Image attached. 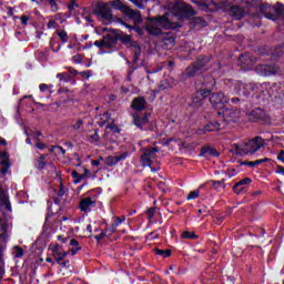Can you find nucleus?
Instances as JSON below:
<instances>
[{
	"instance_id": "7c9ffc66",
	"label": "nucleus",
	"mask_w": 284,
	"mask_h": 284,
	"mask_svg": "<svg viewBox=\"0 0 284 284\" xmlns=\"http://www.w3.org/2000/svg\"><path fill=\"white\" fill-rule=\"evenodd\" d=\"M123 221H125V216H122V219L121 217H114L113 223L111 225V231L114 232L116 230V227L120 226L123 223Z\"/></svg>"
},
{
	"instance_id": "cd10ccee",
	"label": "nucleus",
	"mask_w": 284,
	"mask_h": 284,
	"mask_svg": "<svg viewBox=\"0 0 284 284\" xmlns=\"http://www.w3.org/2000/svg\"><path fill=\"white\" fill-rule=\"evenodd\" d=\"M201 69V64H194V65H191L186 69L185 71V77H194L199 70Z\"/></svg>"
},
{
	"instance_id": "5701e85b",
	"label": "nucleus",
	"mask_w": 284,
	"mask_h": 284,
	"mask_svg": "<svg viewBox=\"0 0 284 284\" xmlns=\"http://www.w3.org/2000/svg\"><path fill=\"white\" fill-rule=\"evenodd\" d=\"M69 245L71 248H69L68 254H71V256H75V254H79V252H81L79 241L72 239L69 241Z\"/></svg>"
},
{
	"instance_id": "1a4fd4ad",
	"label": "nucleus",
	"mask_w": 284,
	"mask_h": 284,
	"mask_svg": "<svg viewBox=\"0 0 284 284\" xmlns=\"http://www.w3.org/2000/svg\"><path fill=\"white\" fill-rule=\"evenodd\" d=\"M49 250L51 251L53 258H55V263H61V261L68 256V252L63 251V246L59 244L49 245Z\"/></svg>"
},
{
	"instance_id": "69168bd1",
	"label": "nucleus",
	"mask_w": 284,
	"mask_h": 284,
	"mask_svg": "<svg viewBox=\"0 0 284 284\" xmlns=\"http://www.w3.org/2000/svg\"><path fill=\"white\" fill-rule=\"evenodd\" d=\"M97 241H101V239H105V233H101L100 235L95 236Z\"/></svg>"
},
{
	"instance_id": "473e14b6",
	"label": "nucleus",
	"mask_w": 284,
	"mask_h": 284,
	"mask_svg": "<svg viewBox=\"0 0 284 284\" xmlns=\"http://www.w3.org/2000/svg\"><path fill=\"white\" fill-rule=\"evenodd\" d=\"M203 153L206 156H219V152L212 148H205Z\"/></svg>"
},
{
	"instance_id": "680f3d73",
	"label": "nucleus",
	"mask_w": 284,
	"mask_h": 284,
	"mask_svg": "<svg viewBox=\"0 0 284 284\" xmlns=\"http://www.w3.org/2000/svg\"><path fill=\"white\" fill-rule=\"evenodd\" d=\"M21 23H22L23 26H28V17L22 16V17H21Z\"/></svg>"
},
{
	"instance_id": "c9c22d12",
	"label": "nucleus",
	"mask_w": 284,
	"mask_h": 284,
	"mask_svg": "<svg viewBox=\"0 0 284 284\" xmlns=\"http://www.w3.org/2000/svg\"><path fill=\"white\" fill-rule=\"evenodd\" d=\"M131 3H134L136 8H145V4L148 3V0H129Z\"/></svg>"
},
{
	"instance_id": "c85d7f7f",
	"label": "nucleus",
	"mask_w": 284,
	"mask_h": 284,
	"mask_svg": "<svg viewBox=\"0 0 284 284\" xmlns=\"http://www.w3.org/2000/svg\"><path fill=\"white\" fill-rule=\"evenodd\" d=\"M105 165H109V168H112L119 163V160L116 155H109L104 160Z\"/></svg>"
},
{
	"instance_id": "052dcab7",
	"label": "nucleus",
	"mask_w": 284,
	"mask_h": 284,
	"mask_svg": "<svg viewBox=\"0 0 284 284\" xmlns=\"http://www.w3.org/2000/svg\"><path fill=\"white\" fill-rule=\"evenodd\" d=\"M58 265H61V267H68V265H70V261H65V262L60 261Z\"/></svg>"
},
{
	"instance_id": "f3484780",
	"label": "nucleus",
	"mask_w": 284,
	"mask_h": 284,
	"mask_svg": "<svg viewBox=\"0 0 284 284\" xmlns=\"http://www.w3.org/2000/svg\"><path fill=\"white\" fill-rule=\"evenodd\" d=\"M239 63L244 70H252V65H254V61L251 60L247 54L241 55L239 58Z\"/></svg>"
},
{
	"instance_id": "dca6fc26",
	"label": "nucleus",
	"mask_w": 284,
	"mask_h": 284,
	"mask_svg": "<svg viewBox=\"0 0 284 284\" xmlns=\"http://www.w3.org/2000/svg\"><path fill=\"white\" fill-rule=\"evenodd\" d=\"M250 121H263L265 119V111L263 109H254L248 113Z\"/></svg>"
},
{
	"instance_id": "a211bd4d",
	"label": "nucleus",
	"mask_w": 284,
	"mask_h": 284,
	"mask_svg": "<svg viewBox=\"0 0 284 284\" xmlns=\"http://www.w3.org/2000/svg\"><path fill=\"white\" fill-rule=\"evenodd\" d=\"M0 169L1 174H8V170L10 169V162L8 161V154L6 152L0 153Z\"/></svg>"
},
{
	"instance_id": "2eb2a0df",
	"label": "nucleus",
	"mask_w": 284,
	"mask_h": 284,
	"mask_svg": "<svg viewBox=\"0 0 284 284\" xmlns=\"http://www.w3.org/2000/svg\"><path fill=\"white\" fill-rule=\"evenodd\" d=\"M0 205L6 207L9 212H12V205H10V200L8 199V193L6 190L0 187Z\"/></svg>"
},
{
	"instance_id": "6e6552de",
	"label": "nucleus",
	"mask_w": 284,
	"mask_h": 284,
	"mask_svg": "<svg viewBox=\"0 0 284 284\" xmlns=\"http://www.w3.org/2000/svg\"><path fill=\"white\" fill-rule=\"evenodd\" d=\"M255 71L260 74V77H272L274 74H278L281 69H278V65L276 64H272V65L258 64L255 68Z\"/></svg>"
},
{
	"instance_id": "f03ea898",
	"label": "nucleus",
	"mask_w": 284,
	"mask_h": 284,
	"mask_svg": "<svg viewBox=\"0 0 284 284\" xmlns=\"http://www.w3.org/2000/svg\"><path fill=\"white\" fill-rule=\"evenodd\" d=\"M263 148V139L255 138L248 142H242L240 144H233L234 154L243 156L245 154H254Z\"/></svg>"
},
{
	"instance_id": "09e8293b",
	"label": "nucleus",
	"mask_w": 284,
	"mask_h": 284,
	"mask_svg": "<svg viewBox=\"0 0 284 284\" xmlns=\"http://www.w3.org/2000/svg\"><path fill=\"white\" fill-rule=\"evenodd\" d=\"M58 241H60L61 243H68V241H70V237H65L63 235H58Z\"/></svg>"
},
{
	"instance_id": "a19ab883",
	"label": "nucleus",
	"mask_w": 284,
	"mask_h": 284,
	"mask_svg": "<svg viewBox=\"0 0 284 284\" xmlns=\"http://www.w3.org/2000/svg\"><path fill=\"white\" fill-rule=\"evenodd\" d=\"M88 174H90V170L84 169V174L80 175L78 180H74V183H81V181H83V179L87 178Z\"/></svg>"
},
{
	"instance_id": "0eeeda50",
	"label": "nucleus",
	"mask_w": 284,
	"mask_h": 284,
	"mask_svg": "<svg viewBox=\"0 0 284 284\" xmlns=\"http://www.w3.org/2000/svg\"><path fill=\"white\" fill-rule=\"evenodd\" d=\"M210 103L215 110H223L225 104L230 103V99L224 93H212L210 97Z\"/></svg>"
},
{
	"instance_id": "20e7f679",
	"label": "nucleus",
	"mask_w": 284,
	"mask_h": 284,
	"mask_svg": "<svg viewBox=\"0 0 284 284\" xmlns=\"http://www.w3.org/2000/svg\"><path fill=\"white\" fill-rule=\"evenodd\" d=\"M93 12L105 26L112 22V9L109 3H98Z\"/></svg>"
},
{
	"instance_id": "338daca9",
	"label": "nucleus",
	"mask_w": 284,
	"mask_h": 284,
	"mask_svg": "<svg viewBox=\"0 0 284 284\" xmlns=\"http://www.w3.org/2000/svg\"><path fill=\"white\" fill-rule=\"evenodd\" d=\"M74 8H77V3L72 2V3L69 6V10L72 12V10H74Z\"/></svg>"
},
{
	"instance_id": "7ed1b4c3",
	"label": "nucleus",
	"mask_w": 284,
	"mask_h": 284,
	"mask_svg": "<svg viewBox=\"0 0 284 284\" xmlns=\"http://www.w3.org/2000/svg\"><path fill=\"white\" fill-rule=\"evenodd\" d=\"M125 17H128V19H130V21H132L134 23V26H130L125 22H123V20H120L121 26H124L125 28L129 29L130 32H132V30H134L136 33L139 34H143V30L139 28V24L143 22V17L141 16L140 11H134L132 9H126V11L124 12Z\"/></svg>"
},
{
	"instance_id": "49530a36",
	"label": "nucleus",
	"mask_w": 284,
	"mask_h": 284,
	"mask_svg": "<svg viewBox=\"0 0 284 284\" xmlns=\"http://www.w3.org/2000/svg\"><path fill=\"white\" fill-rule=\"evenodd\" d=\"M39 88H40L41 92H47V90H50V88H52V85L40 84Z\"/></svg>"
},
{
	"instance_id": "6e6d98bb",
	"label": "nucleus",
	"mask_w": 284,
	"mask_h": 284,
	"mask_svg": "<svg viewBox=\"0 0 284 284\" xmlns=\"http://www.w3.org/2000/svg\"><path fill=\"white\" fill-rule=\"evenodd\" d=\"M276 174H282V176H284V168L283 166H277Z\"/></svg>"
},
{
	"instance_id": "8fccbe9b",
	"label": "nucleus",
	"mask_w": 284,
	"mask_h": 284,
	"mask_svg": "<svg viewBox=\"0 0 284 284\" xmlns=\"http://www.w3.org/2000/svg\"><path fill=\"white\" fill-rule=\"evenodd\" d=\"M81 75L84 78V79H90V77H92V71H84L81 73Z\"/></svg>"
},
{
	"instance_id": "5fc2aeb1",
	"label": "nucleus",
	"mask_w": 284,
	"mask_h": 284,
	"mask_svg": "<svg viewBox=\"0 0 284 284\" xmlns=\"http://www.w3.org/2000/svg\"><path fill=\"white\" fill-rule=\"evenodd\" d=\"M71 176H72L73 179H75V181H78V180L81 178V175H79V172H77V171H73V172L71 173Z\"/></svg>"
},
{
	"instance_id": "9b49d317",
	"label": "nucleus",
	"mask_w": 284,
	"mask_h": 284,
	"mask_svg": "<svg viewBox=\"0 0 284 284\" xmlns=\"http://www.w3.org/2000/svg\"><path fill=\"white\" fill-rule=\"evenodd\" d=\"M115 43H116V37L108 34V36H104L102 40H97L94 42V45L103 50V48H113Z\"/></svg>"
},
{
	"instance_id": "c756f323",
	"label": "nucleus",
	"mask_w": 284,
	"mask_h": 284,
	"mask_svg": "<svg viewBox=\"0 0 284 284\" xmlns=\"http://www.w3.org/2000/svg\"><path fill=\"white\" fill-rule=\"evenodd\" d=\"M267 161H270V159L265 158L251 162H245V165H247L248 168H256V165H261V163H267Z\"/></svg>"
},
{
	"instance_id": "603ef678",
	"label": "nucleus",
	"mask_w": 284,
	"mask_h": 284,
	"mask_svg": "<svg viewBox=\"0 0 284 284\" xmlns=\"http://www.w3.org/2000/svg\"><path fill=\"white\" fill-rule=\"evenodd\" d=\"M49 6H51V9L54 11L57 10V3H54V0H47Z\"/></svg>"
},
{
	"instance_id": "39448f33",
	"label": "nucleus",
	"mask_w": 284,
	"mask_h": 284,
	"mask_svg": "<svg viewBox=\"0 0 284 284\" xmlns=\"http://www.w3.org/2000/svg\"><path fill=\"white\" fill-rule=\"evenodd\" d=\"M156 152H159V150L155 148H149L144 150V154L140 159L143 168H152V165L156 163Z\"/></svg>"
},
{
	"instance_id": "4be33fe9",
	"label": "nucleus",
	"mask_w": 284,
	"mask_h": 284,
	"mask_svg": "<svg viewBox=\"0 0 284 284\" xmlns=\"http://www.w3.org/2000/svg\"><path fill=\"white\" fill-rule=\"evenodd\" d=\"M229 14L231 17H233V19L239 20V19H243V17H245V11L240 7L233 6V7H231Z\"/></svg>"
},
{
	"instance_id": "b1692460",
	"label": "nucleus",
	"mask_w": 284,
	"mask_h": 284,
	"mask_svg": "<svg viewBox=\"0 0 284 284\" xmlns=\"http://www.w3.org/2000/svg\"><path fill=\"white\" fill-rule=\"evenodd\" d=\"M133 123L136 128L142 129L148 123V116L135 113L133 114Z\"/></svg>"
},
{
	"instance_id": "412c9836",
	"label": "nucleus",
	"mask_w": 284,
	"mask_h": 284,
	"mask_svg": "<svg viewBox=\"0 0 284 284\" xmlns=\"http://www.w3.org/2000/svg\"><path fill=\"white\" fill-rule=\"evenodd\" d=\"M109 6H111V8H114V10H120V12H123V14H125L129 9V7L125 6L122 0H111L109 1Z\"/></svg>"
},
{
	"instance_id": "72a5a7b5",
	"label": "nucleus",
	"mask_w": 284,
	"mask_h": 284,
	"mask_svg": "<svg viewBox=\"0 0 284 284\" xmlns=\"http://www.w3.org/2000/svg\"><path fill=\"white\" fill-rule=\"evenodd\" d=\"M272 9L276 14H284V6L282 3H276Z\"/></svg>"
},
{
	"instance_id": "6ab92c4d",
	"label": "nucleus",
	"mask_w": 284,
	"mask_h": 284,
	"mask_svg": "<svg viewBox=\"0 0 284 284\" xmlns=\"http://www.w3.org/2000/svg\"><path fill=\"white\" fill-rule=\"evenodd\" d=\"M260 12L265 17V19L274 20V9L270 4H261Z\"/></svg>"
},
{
	"instance_id": "3c124183",
	"label": "nucleus",
	"mask_w": 284,
	"mask_h": 284,
	"mask_svg": "<svg viewBox=\"0 0 284 284\" xmlns=\"http://www.w3.org/2000/svg\"><path fill=\"white\" fill-rule=\"evenodd\" d=\"M47 26L49 29L57 28V21L50 20Z\"/></svg>"
},
{
	"instance_id": "4d7b16f0",
	"label": "nucleus",
	"mask_w": 284,
	"mask_h": 284,
	"mask_svg": "<svg viewBox=\"0 0 284 284\" xmlns=\"http://www.w3.org/2000/svg\"><path fill=\"white\" fill-rule=\"evenodd\" d=\"M36 148H38V150H45V144L41 143V142H38L36 144Z\"/></svg>"
},
{
	"instance_id": "423d86ee",
	"label": "nucleus",
	"mask_w": 284,
	"mask_h": 284,
	"mask_svg": "<svg viewBox=\"0 0 284 284\" xmlns=\"http://www.w3.org/2000/svg\"><path fill=\"white\" fill-rule=\"evenodd\" d=\"M258 85L256 84H243V82L234 81L231 85V89L235 94H243V97H247L251 90H256Z\"/></svg>"
},
{
	"instance_id": "774afa93",
	"label": "nucleus",
	"mask_w": 284,
	"mask_h": 284,
	"mask_svg": "<svg viewBox=\"0 0 284 284\" xmlns=\"http://www.w3.org/2000/svg\"><path fill=\"white\" fill-rule=\"evenodd\" d=\"M45 156H48V155H45V154L41 155L40 161H45Z\"/></svg>"
},
{
	"instance_id": "aec40b11",
	"label": "nucleus",
	"mask_w": 284,
	"mask_h": 284,
	"mask_svg": "<svg viewBox=\"0 0 284 284\" xmlns=\"http://www.w3.org/2000/svg\"><path fill=\"white\" fill-rule=\"evenodd\" d=\"M10 234V224L6 222L4 220H0V239L2 241H6Z\"/></svg>"
},
{
	"instance_id": "ddd939ff",
	"label": "nucleus",
	"mask_w": 284,
	"mask_h": 284,
	"mask_svg": "<svg viewBox=\"0 0 284 284\" xmlns=\"http://www.w3.org/2000/svg\"><path fill=\"white\" fill-rule=\"evenodd\" d=\"M207 94H210V90L196 91L192 98L193 108H199V106L203 105V100L205 99V97H207Z\"/></svg>"
},
{
	"instance_id": "f704fd0d",
	"label": "nucleus",
	"mask_w": 284,
	"mask_h": 284,
	"mask_svg": "<svg viewBox=\"0 0 284 284\" xmlns=\"http://www.w3.org/2000/svg\"><path fill=\"white\" fill-rule=\"evenodd\" d=\"M155 254L158 256H162L163 258H168V256H170L172 252L170 250H158Z\"/></svg>"
},
{
	"instance_id": "4468645a",
	"label": "nucleus",
	"mask_w": 284,
	"mask_h": 284,
	"mask_svg": "<svg viewBox=\"0 0 284 284\" xmlns=\"http://www.w3.org/2000/svg\"><path fill=\"white\" fill-rule=\"evenodd\" d=\"M94 205H97V202L94 200L85 197L80 202V210L82 212H91Z\"/></svg>"
},
{
	"instance_id": "f257e3e1",
	"label": "nucleus",
	"mask_w": 284,
	"mask_h": 284,
	"mask_svg": "<svg viewBox=\"0 0 284 284\" xmlns=\"http://www.w3.org/2000/svg\"><path fill=\"white\" fill-rule=\"evenodd\" d=\"M165 9L169 10L164 16L148 21L146 30L150 34L158 37L164 30H176L181 28V21L185 17H192L194 9L181 0H171Z\"/></svg>"
},
{
	"instance_id": "e433bc0d",
	"label": "nucleus",
	"mask_w": 284,
	"mask_h": 284,
	"mask_svg": "<svg viewBox=\"0 0 284 284\" xmlns=\"http://www.w3.org/2000/svg\"><path fill=\"white\" fill-rule=\"evenodd\" d=\"M58 37L61 39L63 43H68V32L65 31H58Z\"/></svg>"
},
{
	"instance_id": "a18cd8bd",
	"label": "nucleus",
	"mask_w": 284,
	"mask_h": 284,
	"mask_svg": "<svg viewBox=\"0 0 284 284\" xmlns=\"http://www.w3.org/2000/svg\"><path fill=\"white\" fill-rule=\"evenodd\" d=\"M210 185H212L213 187H221V185H223V182L221 181H211L209 182Z\"/></svg>"
},
{
	"instance_id": "58836bf2",
	"label": "nucleus",
	"mask_w": 284,
	"mask_h": 284,
	"mask_svg": "<svg viewBox=\"0 0 284 284\" xmlns=\"http://www.w3.org/2000/svg\"><path fill=\"white\" fill-rule=\"evenodd\" d=\"M182 239H196V234L190 232V231H184L182 233Z\"/></svg>"
},
{
	"instance_id": "393cba45",
	"label": "nucleus",
	"mask_w": 284,
	"mask_h": 284,
	"mask_svg": "<svg viewBox=\"0 0 284 284\" xmlns=\"http://www.w3.org/2000/svg\"><path fill=\"white\" fill-rule=\"evenodd\" d=\"M132 108H133V110H136V112H141V110H145V99L135 98L132 101Z\"/></svg>"
},
{
	"instance_id": "de8ad7c7",
	"label": "nucleus",
	"mask_w": 284,
	"mask_h": 284,
	"mask_svg": "<svg viewBox=\"0 0 284 284\" xmlns=\"http://www.w3.org/2000/svg\"><path fill=\"white\" fill-rule=\"evenodd\" d=\"M54 150H60V152H62V154H65V150H63V148H61V146H51L49 149V152H54Z\"/></svg>"
},
{
	"instance_id": "37998d69",
	"label": "nucleus",
	"mask_w": 284,
	"mask_h": 284,
	"mask_svg": "<svg viewBox=\"0 0 284 284\" xmlns=\"http://www.w3.org/2000/svg\"><path fill=\"white\" fill-rule=\"evenodd\" d=\"M72 60L75 62V63H82L83 62V55L81 54H77L72 58Z\"/></svg>"
},
{
	"instance_id": "c03bdc74",
	"label": "nucleus",
	"mask_w": 284,
	"mask_h": 284,
	"mask_svg": "<svg viewBox=\"0 0 284 284\" xmlns=\"http://www.w3.org/2000/svg\"><path fill=\"white\" fill-rule=\"evenodd\" d=\"M14 254L17 258H21V256H23V250L21 247H16Z\"/></svg>"
},
{
	"instance_id": "864d4df0",
	"label": "nucleus",
	"mask_w": 284,
	"mask_h": 284,
	"mask_svg": "<svg viewBox=\"0 0 284 284\" xmlns=\"http://www.w3.org/2000/svg\"><path fill=\"white\" fill-rule=\"evenodd\" d=\"M165 45H168V43H170L171 45H174V38H168L164 40Z\"/></svg>"
},
{
	"instance_id": "bf43d9fd",
	"label": "nucleus",
	"mask_w": 284,
	"mask_h": 284,
	"mask_svg": "<svg viewBox=\"0 0 284 284\" xmlns=\"http://www.w3.org/2000/svg\"><path fill=\"white\" fill-rule=\"evenodd\" d=\"M38 168H39L40 170H42V168H45V162H43V160H39V161H38Z\"/></svg>"
},
{
	"instance_id": "bb28decb",
	"label": "nucleus",
	"mask_w": 284,
	"mask_h": 284,
	"mask_svg": "<svg viewBox=\"0 0 284 284\" xmlns=\"http://www.w3.org/2000/svg\"><path fill=\"white\" fill-rule=\"evenodd\" d=\"M97 121L98 125H100V128H103V125H108V123H110V114L108 112H104L103 114H101Z\"/></svg>"
},
{
	"instance_id": "0e129e2a",
	"label": "nucleus",
	"mask_w": 284,
	"mask_h": 284,
	"mask_svg": "<svg viewBox=\"0 0 284 284\" xmlns=\"http://www.w3.org/2000/svg\"><path fill=\"white\" fill-rule=\"evenodd\" d=\"M91 164L94 166H99V165H101V162L99 160H92Z\"/></svg>"
},
{
	"instance_id": "79ce46f5",
	"label": "nucleus",
	"mask_w": 284,
	"mask_h": 284,
	"mask_svg": "<svg viewBox=\"0 0 284 284\" xmlns=\"http://www.w3.org/2000/svg\"><path fill=\"white\" fill-rule=\"evenodd\" d=\"M128 156H130V153H128V152H124V153H122L120 155H116L118 163L121 162V161H125V159H128Z\"/></svg>"
},
{
	"instance_id": "9d476101",
	"label": "nucleus",
	"mask_w": 284,
	"mask_h": 284,
	"mask_svg": "<svg viewBox=\"0 0 284 284\" xmlns=\"http://www.w3.org/2000/svg\"><path fill=\"white\" fill-rule=\"evenodd\" d=\"M217 114H222L224 121L226 123H230L233 121V123H236L241 119V113L234 109H225L223 111H219Z\"/></svg>"
},
{
	"instance_id": "ea45409f",
	"label": "nucleus",
	"mask_w": 284,
	"mask_h": 284,
	"mask_svg": "<svg viewBox=\"0 0 284 284\" xmlns=\"http://www.w3.org/2000/svg\"><path fill=\"white\" fill-rule=\"evenodd\" d=\"M73 130H82L83 129V120H78L73 125Z\"/></svg>"
},
{
	"instance_id": "a878e982",
	"label": "nucleus",
	"mask_w": 284,
	"mask_h": 284,
	"mask_svg": "<svg viewBox=\"0 0 284 284\" xmlns=\"http://www.w3.org/2000/svg\"><path fill=\"white\" fill-rule=\"evenodd\" d=\"M204 132H216V130H223L221 123L219 122H211L204 126Z\"/></svg>"
},
{
	"instance_id": "f8f14e48",
	"label": "nucleus",
	"mask_w": 284,
	"mask_h": 284,
	"mask_svg": "<svg viewBox=\"0 0 284 284\" xmlns=\"http://www.w3.org/2000/svg\"><path fill=\"white\" fill-rule=\"evenodd\" d=\"M251 184H252V179L244 178L240 182L235 183V185L233 186V192L235 194H243L247 190V187H250Z\"/></svg>"
},
{
	"instance_id": "13d9d810",
	"label": "nucleus",
	"mask_w": 284,
	"mask_h": 284,
	"mask_svg": "<svg viewBox=\"0 0 284 284\" xmlns=\"http://www.w3.org/2000/svg\"><path fill=\"white\" fill-rule=\"evenodd\" d=\"M278 161H282L284 163V151H281L277 155Z\"/></svg>"
},
{
	"instance_id": "4c0bfd02",
	"label": "nucleus",
	"mask_w": 284,
	"mask_h": 284,
	"mask_svg": "<svg viewBox=\"0 0 284 284\" xmlns=\"http://www.w3.org/2000/svg\"><path fill=\"white\" fill-rule=\"evenodd\" d=\"M168 88H170V81L162 80L159 85V92H161V90H168Z\"/></svg>"
},
{
	"instance_id": "e2e57ef3",
	"label": "nucleus",
	"mask_w": 284,
	"mask_h": 284,
	"mask_svg": "<svg viewBox=\"0 0 284 284\" xmlns=\"http://www.w3.org/2000/svg\"><path fill=\"white\" fill-rule=\"evenodd\" d=\"M148 214H149V219H153V216H154V209H150L148 211Z\"/></svg>"
},
{
	"instance_id": "2f4dec72",
	"label": "nucleus",
	"mask_w": 284,
	"mask_h": 284,
	"mask_svg": "<svg viewBox=\"0 0 284 284\" xmlns=\"http://www.w3.org/2000/svg\"><path fill=\"white\" fill-rule=\"evenodd\" d=\"M199 196H201V190L191 191L186 196V201H194L199 199Z\"/></svg>"
}]
</instances>
